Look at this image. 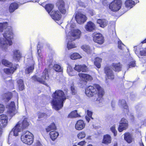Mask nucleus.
<instances>
[{"label": "nucleus", "instance_id": "obj_1", "mask_svg": "<svg viewBox=\"0 0 146 146\" xmlns=\"http://www.w3.org/2000/svg\"><path fill=\"white\" fill-rule=\"evenodd\" d=\"M8 23L5 22L0 23V32L4 31L3 37L0 38V47L3 50L7 51L9 46L12 44L11 39L13 38V33L11 27H7Z\"/></svg>", "mask_w": 146, "mask_h": 146}, {"label": "nucleus", "instance_id": "obj_2", "mask_svg": "<svg viewBox=\"0 0 146 146\" xmlns=\"http://www.w3.org/2000/svg\"><path fill=\"white\" fill-rule=\"evenodd\" d=\"M52 99L51 104L53 108L58 110L63 106L64 102L68 97L67 94L61 90H57L52 95Z\"/></svg>", "mask_w": 146, "mask_h": 146}, {"label": "nucleus", "instance_id": "obj_3", "mask_svg": "<svg viewBox=\"0 0 146 146\" xmlns=\"http://www.w3.org/2000/svg\"><path fill=\"white\" fill-rule=\"evenodd\" d=\"M85 93L88 97L92 96L93 95L97 94L98 98L97 99V101L99 102L98 105L99 107H102L103 105L104 100L102 97L104 91L99 85L95 84L93 86H88L86 89Z\"/></svg>", "mask_w": 146, "mask_h": 146}, {"label": "nucleus", "instance_id": "obj_4", "mask_svg": "<svg viewBox=\"0 0 146 146\" xmlns=\"http://www.w3.org/2000/svg\"><path fill=\"white\" fill-rule=\"evenodd\" d=\"M29 125V123L26 119H25L23 121H19L10 132L9 135V137H11L12 135L15 136H18L19 133L23 129L27 127Z\"/></svg>", "mask_w": 146, "mask_h": 146}, {"label": "nucleus", "instance_id": "obj_5", "mask_svg": "<svg viewBox=\"0 0 146 146\" xmlns=\"http://www.w3.org/2000/svg\"><path fill=\"white\" fill-rule=\"evenodd\" d=\"M33 135L28 131L23 132L21 137V140L24 143L29 145H31L33 141Z\"/></svg>", "mask_w": 146, "mask_h": 146}, {"label": "nucleus", "instance_id": "obj_6", "mask_svg": "<svg viewBox=\"0 0 146 146\" xmlns=\"http://www.w3.org/2000/svg\"><path fill=\"white\" fill-rule=\"evenodd\" d=\"M66 32L67 39L73 40L79 38L81 35V31L78 29H71L68 33H67V30L66 29Z\"/></svg>", "mask_w": 146, "mask_h": 146}, {"label": "nucleus", "instance_id": "obj_7", "mask_svg": "<svg viewBox=\"0 0 146 146\" xmlns=\"http://www.w3.org/2000/svg\"><path fill=\"white\" fill-rule=\"evenodd\" d=\"M48 69H45L42 73L41 78L37 75H35L32 77V78L34 81H36L44 84L45 83V81L48 80Z\"/></svg>", "mask_w": 146, "mask_h": 146}, {"label": "nucleus", "instance_id": "obj_8", "mask_svg": "<svg viewBox=\"0 0 146 146\" xmlns=\"http://www.w3.org/2000/svg\"><path fill=\"white\" fill-rule=\"evenodd\" d=\"M30 57L27 58L28 64V67L25 70L26 74H29L33 72L34 69V65L35 64L34 61L33 60L32 56V50H31L30 53Z\"/></svg>", "mask_w": 146, "mask_h": 146}, {"label": "nucleus", "instance_id": "obj_9", "mask_svg": "<svg viewBox=\"0 0 146 146\" xmlns=\"http://www.w3.org/2000/svg\"><path fill=\"white\" fill-rule=\"evenodd\" d=\"M121 2L120 0H115L110 3L109 8L113 11H117L121 8Z\"/></svg>", "mask_w": 146, "mask_h": 146}, {"label": "nucleus", "instance_id": "obj_10", "mask_svg": "<svg viewBox=\"0 0 146 146\" xmlns=\"http://www.w3.org/2000/svg\"><path fill=\"white\" fill-rule=\"evenodd\" d=\"M7 113L8 115L11 117L17 113V111L15 109V103L13 102H12L11 103L7 105Z\"/></svg>", "mask_w": 146, "mask_h": 146}, {"label": "nucleus", "instance_id": "obj_11", "mask_svg": "<svg viewBox=\"0 0 146 146\" xmlns=\"http://www.w3.org/2000/svg\"><path fill=\"white\" fill-rule=\"evenodd\" d=\"M75 18L77 23L80 24H83L87 19V17L85 15L80 12L76 13Z\"/></svg>", "mask_w": 146, "mask_h": 146}, {"label": "nucleus", "instance_id": "obj_12", "mask_svg": "<svg viewBox=\"0 0 146 146\" xmlns=\"http://www.w3.org/2000/svg\"><path fill=\"white\" fill-rule=\"evenodd\" d=\"M23 0H19V2L17 3L13 2L10 4L9 7V11L10 13L13 12L15 10L17 9L19 6L21 5L24 4L27 2L23 1Z\"/></svg>", "mask_w": 146, "mask_h": 146}, {"label": "nucleus", "instance_id": "obj_13", "mask_svg": "<svg viewBox=\"0 0 146 146\" xmlns=\"http://www.w3.org/2000/svg\"><path fill=\"white\" fill-rule=\"evenodd\" d=\"M128 125L127 120L124 118H122L119 123L118 129L119 131L121 132L123 130L126 129L127 128Z\"/></svg>", "mask_w": 146, "mask_h": 146}, {"label": "nucleus", "instance_id": "obj_14", "mask_svg": "<svg viewBox=\"0 0 146 146\" xmlns=\"http://www.w3.org/2000/svg\"><path fill=\"white\" fill-rule=\"evenodd\" d=\"M93 40L96 42L102 44L104 42V37L100 33H94L93 34Z\"/></svg>", "mask_w": 146, "mask_h": 146}, {"label": "nucleus", "instance_id": "obj_15", "mask_svg": "<svg viewBox=\"0 0 146 146\" xmlns=\"http://www.w3.org/2000/svg\"><path fill=\"white\" fill-rule=\"evenodd\" d=\"M56 5L62 14L64 15L66 13V9L65 7L64 2L62 0H58L56 3Z\"/></svg>", "mask_w": 146, "mask_h": 146}, {"label": "nucleus", "instance_id": "obj_16", "mask_svg": "<svg viewBox=\"0 0 146 146\" xmlns=\"http://www.w3.org/2000/svg\"><path fill=\"white\" fill-rule=\"evenodd\" d=\"M106 77L108 79L113 80L114 79V75L113 70L109 67H106L104 69Z\"/></svg>", "mask_w": 146, "mask_h": 146}, {"label": "nucleus", "instance_id": "obj_17", "mask_svg": "<svg viewBox=\"0 0 146 146\" xmlns=\"http://www.w3.org/2000/svg\"><path fill=\"white\" fill-rule=\"evenodd\" d=\"M22 57L21 51L18 49H15L13 51V58L16 61H19Z\"/></svg>", "mask_w": 146, "mask_h": 146}, {"label": "nucleus", "instance_id": "obj_18", "mask_svg": "<svg viewBox=\"0 0 146 146\" xmlns=\"http://www.w3.org/2000/svg\"><path fill=\"white\" fill-rule=\"evenodd\" d=\"M8 118L7 116L5 115H0V126L1 127H5L7 124Z\"/></svg>", "mask_w": 146, "mask_h": 146}, {"label": "nucleus", "instance_id": "obj_19", "mask_svg": "<svg viewBox=\"0 0 146 146\" xmlns=\"http://www.w3.org/2000/svg\"><path fill=\"white\" fill-rule=\"evenodd\" d=\"M50 15L52 18L55 20H59L61 17V14L58 10L52 11Z\"/></svg>", "mask_w": 146, "mask_h": 146}, {"label": "nucleus", "instance_id": "obj_20", "mask_svg": "<svg viewBox=\"0 0 146 146\" xmlns=\"http://www.w3.org/2000/svg\"><path fill=\"white\" fill-rule=\"evenodd\" d=\"M88 68L87 66L84 64L76 65L74 68L75 70L78 72H86L87 71Z\"/></svg>", "mask_w": 146, "mask_h": 146}, {"label": "nucleus", "instance_id": "obj_21", "mask_svg": "<svg viewBox=\"0 0 146 146\" xmlns=\"http://www.w3.org/2000/svg\"><path fill=\"white\" fill-rule=\"evenodd\" d=\"M85 126L84 121L82 120L78 121L75 125V129L78 130H80L84 129Z\"/></svg>", "mask_w": 146, "mask_h": 146}, {"label": "nucleus", "instance_id": "obj_22", "mask_svg": "<svg viewBox=\"0 0 146 146\" xmlns=\"http://www.w3.org/2000/svg\"><path fill=\"white\" fill-rule=\"evenodd\" d=\"M78 76L80 79L86 82L91 81L93 79L92 77L90 75L83 73H79Z\"/></svg>", "mask_w": 146, "mask_h": 146}, {"label": "nucleus", "instance_id": "obj_23", "mask_svg": "<svg viewBox=\"0 0 146 146\" xmlns=\"http://www.w3.org/2000/svg\"><path fill=\"white\" fill-rule=\"evenodd\" d=\"M18 66L17 64L14 65L13 66L9 67V68H5L4 70V71L6 74H13L15 70H16L17 66Z\"/></svg>", "mask_w": 146, "mask_h": 146}, {"label": "nucleus", "instance_id": "obj_24", "mask_svg": "<svg viewBox=\"0 0 146 146\" xmlns=\"http://www.w3.org/2000/svg\"><path fill=\"white\" fill-rule=\"evenodd\" d=\"M111 67L115 71L118 72L121 71L122 65L119 62L113 63L111 65Z\"/></svg>", "mask_w": 146, "mask_h": 146}, {"label": "nucleus", "instance_id": "obj_25", "mask_svg": "<svg viewBox=\"0 0 146 146\" xmlns=\"http://www.w3.org/2000/svg\"><path fill=\"white\" fill-rule=\"evenodd\" d=\"M81 48L88 54H91L93 52L94 48L90 47L89 46L84 44L81 47Z\"/></svg>", "mask_w": 146, "mask_h": 146}, {"label": "nucleus", "instance_id": "obj_26", "mask_svg": "<svg viewBox=\"0 0 146 146\" xmlns=\"http://www.w3.org/2000/svg\"><path fill=\"white\" fill-rule=\"evenodd\" d=\"M119 105L120 106L124 109L125 110V111L126 112L128 115L129 114L128 106L125 100H120L119 102Z\"/></svg>", "mask_w": 146, "mask_h": 146}, {"label": "nucleus", "instance_id": "obj_27", "mask_svg": "<svg viewBox=\"0 0 146 146\" xmlns=\"http://www.w3.org/2000/svg\"><path fill=\"white\" fill-rule=\"evenodd\" d=\"M95 25L91 21L87 23L85 26V28L86 31L90 32L92 31L95 29Z\"/></svg>", "mask_w": 146, "mask_h": 146}, {"label": "nucleus", "instance_id": "obj_28", "mask_svg": "<svg viewBox=\"0 0 146 146\" xmlns=\"http://www.w3.org/2000/svg\"><path fill=\"white\" fill-rule=\"evenodd\" d=\"M111 141V138L110 135L106 134L104 135L102 143L106 144L110 143Z\"/></svg>", "mask_w": 146, "mask_h": 146}, {"label": "nucleus", "instance_id": "obj_29", "mask_svg": "<svg viewBox=\"0 0 146 146\" xmlns=\"http://www.w3.org/2000/svg\"><path fill=\"white\" fill-rule=\"evenodd\" d=\"M97 22L99 25L100 27L102 28L105 27L108 23V21L104 19H98L97 21Z\"/></svg>", "mask_w": 146, "mask_h": 146}, {"label": "nucleus", "instance_id": "obj_30", "mask_svg": "<svg viewBox=\"0 0 146 146\" xmlns=\"http://www.w3.org/2000/svg\"><path fill=\"white\" fill-rule=\"evenodd\" d=\"M124 139L128 143H131L133 139L132 135L129 133L124 134Z\"/></svg>", "mask_w": 146, "mask_h": 146}, {"label": "nucleus", "instance_id": "obj_31", "mask_svg": "<svg viewBox=\"0 0 146 146\" xmlns=\"http://www.w3.org/2000/svg\"><path fill=\"white\" fill-rule=\"evenodd\" d=\"M135 3L134 1L131 0H127L126 1L125 4L127 8L130 9L134 6Z\"/></svg>", "mask_w": 146, "mask_h": 146}, {"label": "nucleus", "instance_id": "obj_32", "mask_svg": "<svg viewBox=\"0 0 146 146\" xmlns=\"http://www.w3.org/2000/svg\"><path fill=\"white\" fill-rule=\"evenodd\" d=\"M66 40L68 41L67 48L68 50L71 49L76 47V45L72 41V40L70 39H68L67 37Z\"/></svg>", "mask_w": 146, "mask_h": 146}, {"label": "nucleus", "instance_id": "obj_33", "mask_svg": "<svg viewBox=\"0 0 146 146\" xmlns=\"http://www.w3.org/2000/svg\"><path fill=\"white\" fill-rule=\"evenodd\" d=\"M67 71L68 74L70 76H74L76 74V72L74 70L72 67L70 66L67 67Z\"/></svg>", "mask_w": 146, "mask_h": 146}, {"label": "nucleus", "instance_id": "obj_34", "mask_svg": "<svg viewBox=\"0 0 146 146\" xmlns=\"http://www.w3.org/2000/svg\"><path fill=\"white\" fill-rule=\"evenodd\" d=\"M1 62L3 65L6 66L11 67V66H14L12 63L9 62L8 60L5 59H3L2 60H1Z\"/></svg>", "mask_w": 146, "mask_h": 146}, {"label": "nucleus", "instance_id": "obj_35", "mask_svg": "<svg viewBox=\"0 0 146 146\" xmlns=\"http://www.w3.org/2000/svg\"><path fill=\"white\" fill-rule=\"evenodd\" d=\"M39 47V45H38L37 46V58L38 60V61L40 62L41 61L42 59L43 58V56L41 50L39 48L38 49V48Z\"/></svg>", "mask_w": 146, "mask_h": 146}, {"label": "nucleus", "instance_id": "obj_36", "mask_svg": "<svg viewBox=\"0 0 146 146\" xmlns=\"http://www.w3.org/2000/svg\"><path fill=\"white\" fill-rule=\"evenodd\" d=\"M50 135L51 139L52 140H54L57 138L59 135V134L58 132L54 130L50 132Z\"/></svg>", "mask_w": 146, "mask_h": 146}, {"label": "nucleus", "instance_id": "obj_37", "mask_svg": "<svg viewBox=\"0 0 146 146\" xmlns=\"http://www.w3.org/2000/svg\"><path fill=\"white\" fill-rule=\"evenodd\" d=\"M12 97V93L9 92L4 94L3 96V98L6 102H8L11 99Z\"/></svg>", "mask_w": 146, "mask_h": 146}, {"label": "nucleus", "instance_id": "obj_38", "mask_svg": "<svg viewBox=\"0 0 146 146\" xmlns=\"http://www.w3.org/2000/svg\"><path fill=\"white\" fill-rule=\"evenodd\" d=\"M44 8L46 11L50 14L54 8V5L52 4H47L45 6Z\"/></svg>", "mask_w": 146, "mask_h": 146}, {"label": "nucleus", "instance_id": "obj_39", "mask_svg": "<svg viewBox=\"0 0 146 146\" xmlns=\"http://www.w3.org/2000/svg\"><path fill=\"white\" fill-rule=\"evenodd\" d=\"M102 59L99 57H96L95 59L94 64L98 68H100V62H102Z\"/></svg>", "mask_w": 146, "mask_h": 146}, {"label": "nucleus", "instance_id": "obj_40", "mask_svg": "<svg viewBox=\"0 0 146 146\" xmlns=\"http://www.w3.org/2000/svg\"><path fill=\"white\" fill-rule=\"evenodd\" d=\"M80 115L77 113L76 110L72 111L69 115L68 117L70 118L77 117H80Z\"/></svg>", "mask_w": 146, "mask_h": 146}, {"label": "nucleus", "instance_id": "obj_41", "mask_svg": "<svg viewBox=\"0 0 146 146\" xmlns=\"http://www.w3.org/2000/svg\"><path fill=\"white\" fill-rule=\"evenodd\" d=\"M20 90H22L24 89V85L23 81L22 79H19L17 81Z\"/></svg>", "mask_w": 146, "mask_h": 146}, {"label": "nucleus", "instance_id": "obj_42", "mask_svg": "<svg viewBox=\"0 0 146 146\" xmlns=\"http://www.w3.org/2000/svg\"><path fill=\"white\" fill-rule=\"evenodd\" d=\"M53 69L57 72H62L63 70L62 68L58 64H54L53 67Z\"/></svg>", "mask_w": 146, "mask_h": 146}, {"label": "nucleus", "instance_id": "obj_43", "mask_svg": "<svg viewBox=\"0 0 146 146\" xmlns=\"http://www.w3.org/2000/svg\"><path fill=\"white\" fill-rule=\"evenodd\" d=\"M56 129V126L54 123H52V124L48 126L46 129L47 132H48L54 131Z\"/></svg>", "mask_w": 146, "mask_h": 146}, {"label": "nucleus", "instance_id": "obj_44", "mask_svg": "<svg viewBox=\"0 0 146 146\" xmlns=\"http://www.w3.org/2000/svg\"><path fill=\"white\" fill-rule=\"evenodd\" d=\"M70 58L72 59L76 60L82 57L79 54L76 53L71 54L70 56Z\"/></svg>", "mask_w": 146, "mask_h": 146}, {"label": "nucleus", "instance_id": "obj_45", "mask_svg": "<svg viewBox=\"0 0 146 146\" xmlns=\"http://www.w3.org/2000/svg\"><path fill=\"white\" fill-rule=\"evenodd\" d=\"M86 133L84 131H81L77 134V137L79 139H82L86 136Z\"/></svg>", "mask_w": 146, "mask_h": 146}, {"label": "nucleus", "instance_id": "obj_46", "mask_svg": "<svg viewBox=\"0 0 146 146\" xmlns=\"http://www.w3.org/2000/svg\"><path fill=\"white\" fill-rule=\"evenodd\" d=\"M111 131L113 133L114 136H116L117 135V131L115 129V125H114L112 126L110 128Z\"/></svg>", "mask_w": 146, "mask_h": 146}, {"label": "nucleus", "instance_id": "obj_47", "mask_svg": "<svg viewBox=\"0 0 146 146\" xmlns=\"http://www.w3.org/2000/svg\"><path fill=\"white\" fill-rule=\"evenodd\" d=\"M70 88L72 94L73 95H75L76 93V91L75 89V87L73 84L71 85Z\"/></svg>", "mask_w": 146, "mask_h": 146}, {"label": "nucleus", "instance_id": "obj_48", "mask_svg": "<svg viewBox=\"0 0 146 146\" xmlns=\"http://www.w3.org/2000/svg\"><path fill=\"white\" fill-rule=\"evenodd\" d=\"M46 116V115L44 113H38V118L41 119L43 118H45Z\"/></svg>", "mask_w": 146, "mask_h": 146}, {"label": "nucleus", "instance_id": "obj_49", "mask_svg": "<svg viewBox=\"0 0 146 146\" xmlns=\"http://www.w3.org/2000/svg\"><path fill=\"white\" fill-rule=\"evenodd\" d=\"M135 66L136 64L135 63V61H131L130 62V63L127 69H128L129 68H131L132 67H135Z\"/></svg>", "mask_w": 146, "mask_h": 146}, {"label": "nucleus", "instance_id": "obj_50", "mask_svg": "<svg viewBox=\"0 0 146 146\" xmlns=\"http://www.w3.org/2000/svg\"><path fill=\"white\" fill-rule=\"evenodd\" d=\"M124 46V45L122 43L121 40H119L118 41V47L119 49H122Z\"/></svg>", "mask_w": 146, "mask_h": 146}, {"label": "nucleus", "instance_id": "obj_51", "mask_svg": "<svg viewBox=\"0 0 146 146\" xmlns=\"http://www.w3.org/2000/svg\"><path fill=\"white\" fill-rule=\"evenodd\" d=\"M140 54L141 56H146V48L141 50L140 51Z\"/></svg>", "mask_w": 146, "mask_h": 146}, {"label": "nucleus", "instance_id": "obj_52", "mask_svg": "<svg viewBox=\"0 0 146 146\" xmlns=\"http://www.w3.org/2000/svg\"><path fill=\"white\" fill-rule=\"evenodd\" d=\"M86 143V142L85 141H83L78 142L77 145L81 146L85 145Z\"/></svg>", "mask_w": 146, "mask_h": 146}, {"label": "nucleus", "instance_id": "obj_53", "mask_svg": "<svg viewBox=\"0 0 146 146\" xmlns=\"http://www.w3.org/2000/svg\"><path fill=\"white\" fill-rule=\"evenodd\" d=\"M5 110V107L2 104H0V113H2Z\"/></svg>", "mask_w": 146, "mask_h": 146}, {"label": "nucleus", "instance_id": "obj_54", "mask_svg": "<svg viewBox=\"0 0 146 146\" xmlns=\"http://www.w3.org/2000/svg\"><path fill=\"white\" fill-rule=\"evenodd\" d=\"M78 3L79 5L83 7H85L87 5L86 4L84 3L81 1L78 2Z\"/></svg>", "mask_w": 146, "mask_h": 146}, {"label": "nucleus", "instance_id": "obj_55", "mask_svg": "<svg viewBox=\"0 0 146 146\" xmlns=\"http://www.w3.org/2000/svg\"><path fill=\"white\" fill-rule=\"evenodd\" d=\"M92 112L90 111H89V110H87V114L88 116L90 117H91V118L93 119L92 116Z\"/></svg>", "mask_w": 146, "mask_h": 146}, {"label": "nucleus", "instance_id": "obj_56", "mask_svg": "<svg viewBox=\"0 0 146 146\" xmlns=\"http://www.w3.org/2000/svg\"><path fill=\"white\" fill-rule=\"evenodd\" d=\"M86 119V121L88 122L90 121V118H91V117H90L87 116L85 117Z\"/></svg>", "mask_w": 146, "mask_h": 146}, {"label": "nucleus", "instance_id": "obj_57", "mask_svg": "<svg viewBox=\"0 0 146 146\" xmlns=\"http://www.w3.org/2000/svg\"><path fill=\"white\" fill-rule=\"evenodd\" d=\"M102 3L104 5H105L106 4H107L108 3V1L107 0H102Z\"/></svg>", "mask_w": 146, "mask_h": 146}, {"label": "nucleus", "instance_id": "obj_58", "mask_svg": "<svg viewBox=\"0 0 146 146\" xmlns=\"http://www.w3.org/2000/svg\"><path fill=\"white\" fill-rule=\"evenodd\" d=\"M115 102L114 101H112L111 102V106L113 107H114L115 105Z\"/></svg>", "mask_w": 146, "mask_h": 146}, {"label": "nucleus", "instance_id": "obj_59", "mask_svg": "<svg viewBox=\"0 0 146 146\" xmlns=\"http://www.w3.org/2000/svg\"><path fill=\"white\" fill-rule=\"evenodd\" d=\"M75 24L74 23L70 25V27L72 28H74L75 27Z\"/></svg>", "mask_w": 146, "mask_h": 146}, {"label": "nucleus", "instance_id": "obj_60", "mask_svg": "<svg viewBox=\"0 0 146 146\" xmlns=\"http://www.w3.org/2000/svg\"><path fill=\"white\" fill-rule=\"evenodd\" d=\"M140 146H144L143 143H142V141H141L139 142Z\"/></svg>", "mask_w": 146, "mask_h": 146}, {"label": "nucleus", "instance_id": "obj_61", "mask_svg": "<svg viewBox=\"0 0 146 146\" xmlns=\"http://www.w3.org/2000/svg\"><path fill=\"white\" fill-rule=\"evenodd\" d=\"M134 117L133 115H131L130 116V118L132 119L133 120L134 119Z\"/></svg>", "mask_w": 146, "mask_h": 146}, {"label": "nucleus", "instance_id": "obj_62", "mask_svg": "<svg viewBox=\"0 0 146 146\" xmlns=\"http://www.w3.org/2000/svg\"><path fill=\"white\" fill-rule=\"evenodd\" d=\"M2 133V129L0 127V135H1Z\"/></svg>", "mask_w": 146, "mask_h": 146}, {"label": "nucleus", "instance_id": "obj_63", "mask_svg": "<svg viewBox=\"0 0 146 146\" xmlns=\"http://www.w3.org/2000/svg\"><path fill=\"white\" fill-rule=\"evenodd\" d=\"M142 43H144L146 42V38L142 42Z\"/></svg>", "mask_w": 146, "mask_h": 146}, {"label": "nucleus", "instance_id": "obj_64", "mask_svg": "<svg viewBox=\"0 0 146 146\" xmlns=\"http://www.w3.org/2000/svg\"><path fill=\"white\" fill-rule=\"evenodd\" d=\"M113 146H117V143H115L114 144Z\"/></svg>", "mask_w": 146, "mask_h": 146}]
</instances>
